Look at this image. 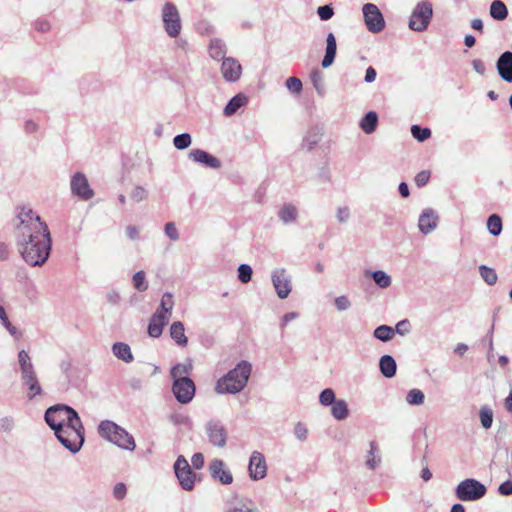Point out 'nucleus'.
<instances>
[{
    "mask_svg": "<svg viewBox=\"0 0 512 512\" xmlns=\"http://www.w3.org/2000/svg\"><path fill=\"white\" fill-rule=\"evenodd\" d=\"M97 431L100 437L121 449L134 451L136 448L134 437L123 427L111 420L101 421L98 425Z\"/></svg>",
    "mask_w": 512,
    "mask_h": 512,
    "instance_id": "nucleus-3",
    "label": "nucleus"
},
{
    "mask_svg": "<svg viewBox=\"0 0 512 512\" xmlns=\"http://www.w3.org/2000/svg\"><path fill=\"white\" fill-rule=\"evenodd\" d=\"M286 87L292 93H300L302 91V82L297 77H289L286 80Z\"/></svg>",
    "mask_w": 512,
    "mask_h": 512,
    "instance_id": "nucleus-55",
    "label": "nucleus"
},
{
    "mask_svg": "<svg viewBox=\"0 0 512 512\" xmlns=\"http://www.w3.org/2000/svg\"><path fill=\"white\" fill-rule=\"evenodd\" d=\"M17 358H18L20 373L31 371V370L35 369L32 361H31V357L27 351L20 350L18 352Z\"/></svg>",
    "mask_w": 512,
    "mask_h": 512,
    "instance_id": "nucleus-41",
    "label": "nucleus"
},
{
    "mask_svg": "<svg viewBox=\"0 0 512 512\" xmlns=\"http://www.w3.org/2000/svg\"><path fill=\"white\" fill-rule=\"evenodd\" d=\"M53 431L58 441L73 454L80 451L85 442V429L80 417L77 424L74 421L66 423Z\"/></svg>",
    "mask_w": 512,
    "mask_h": 512,
    "instance_id": "nucleus-4",
    "label": "nucleus"
},
{
    "mask_svg": "<svg viewBox=\"0 0 512 512\" xmlns=\"http://www.w3.org/2000/svg\"><path fill=\"white\" fill-rule=\"evenodd\" d=\"M360 128L366 133H373L378 125V115L374 111L367 112L360 121Z\"/></svg>",
    "mask_w": 512,
    "mask_h": 512,
    "instance_id": "nucleus-30",
    "label": "nucleus"
},
{
    "mask_svg": "<svg viewBox=\"0 0 512 512\" xmlns=\"http://www.w3.org/2000/svg\"><path fill=\"white\" fill-rule=\"evenodd\" d=\"M335 306L339 311H346L351 307V302L347 296L342 295L335 299Z\"/></svg>",
    "mask_w": 512,
    "mask_h": 512,
    "instance_id": "nucleus-58",
    "label": "nucleus"
},
{
    "mask_svg": "<svg viewBox=\"0 0 512 512\" xmlns=\"http://www.w3.org/2000/svg\"><path fill=\"white\" fill-rule=\"evenodd\" d=\"M410 329L411 325L408 319H403L399 321L394 328L395 333H398L402 336L408 334L410 332Z\"/></svg>",
    "mask_w": 512,
    "mask_h": 512,
    "instance_id": "nucleus-57",
    "label": "nucleus"
},
{
    "mask_svg": "<svg viewBox=\"0 0 512 512\" xmlns=\"http://www.w3.org/2000/svg\"><path fill=\"white\" fill-rule=\"evenodd\" d=\"M249 476L253 480H261L267 474V465L262 453L254 451L249 460Z\"/></svg>",
    "mask_w": 512,
    "mask_h": 512,
    "instance_id": "nucleus-17",
    "label": "nucleus"
},
{
    "mask_svg": "<svg viewBox=\"0 0 512 512\" xmlns=\"http://www.w3.org/2000/svg\"><path fill=\"white\" fill-rule=\"evenodd\" d=\"M331 414L336 420H345L349 415V409L346 401L343 399H337L331 407Z\"/></svg>",
    "mask_w": 512,
    "mask_h": 512,
    "instance_id": "nucleus-34",
    "label": "nucleus"
},
{
    "mask_svg": "<svg viewBox=\"0 0 512 512\" xmlns=\"http://www.w3.org/2000/svg\"><path fill=\"white\" fill-rule=\"evenodd\" d=\"M71 193L81 200H90L94 191L89 185L87 177L82 172H76L70 182Z\"/></svg>",
    "mask_w": 512,
    "mask_h": 512,
    "instance_id": "nucleus-14",
    "label": "nucleus"
},
{
    "mask_svg": "<svg viewBox=\"0 0 512 512\" xmlns=\"http://www.w3.org/2000/svg\"><path fill=\"white\" fill-rule=\"evenodd\" d=\"M433 16L432 4L423 0L419 2L412 11L408 26L416 32H423L427 29Z\"/></svg>",
    "mask_w": 512,
    "mask_h": 512,
    "instance_id": "nucleus-6",
    "label": "nucleus"
},
{
    "mask_svg": "<svg viewBox=\"0 0 512 512\" xmlns=\"http://www.w3.org/2000/svg\"><path fill=\"white\" fill-rule=\"evenodd\" d=\"M271 280L277 296L280 299H286L292 290L291 278L287 274L286 270L284 268L273 270Z\"/></svg>",
    "mask_w": 512,
    "mask_h": 512,
    "instance_id": "nucleus-15",
    "label": "nucleus"
},
{
    "mask_svg": "<svg viewBox=\"0 0 512 512\" xmlns=\"http://www.w3.org/2000/svg\"><path fill=\"white\" fill-rule=\"evenodd\" d=\"M438 224V215L431 208L422 211L418 220V227L421 233L429 234L436 229Z\"/></svg>",
    "mask_w": 512,
    "mask_h": 512,
    "instance_id": "nucleus-19",
    "label": "nucleus"
},
{
    "mask_svg": "<svg viewBox=\"0 0 512 512\" xmlns=\"http://www.w3.org/2000/svg\"><path fill=\"white\" fill-rule=\"evenodd\" d=\"M147 191L144 187L142 186H136L131 194H130V197L132 200L136 201V202H140L142 200H144L146 197H147Z\"/></svg>",
    "mask_w": 512,
    "mask_h": 512,
    "instance_id": "nucleus-56",
    "label": "nucleus"
},
{
    "mask_svg": "<svg viewBox=\"0 0 512 512\" xmlns=\"http://www.w3.org/2000/svg\"><path fill=\"white\" fill-rule=\"evenodd\" d=\"M294 435L299 441H306L308 438L307 426L302 422H297L294 426Z\"/></svg>",
    "mask_w": 512,
    "mask_h": 512,
    "instance_id": "nucleus-54",
    "label": "nucleus"
},
{
    "mask_svg": "<svg viewBox=\"0 0 512 512\" xmlns=\"http://www.w3.org/2000/svg\"><path fill=\"white\" fill-rule=\"evenodd\" d=\"M172 392L179 403L188 404L195 396L196 386L192 379L176 380L173 381Z\"/></svg>",
    "mask_w": 512,
    "mask_h": 512,
    "instance_id": "nucleus-13",
    "label": "nucleus"
},
{
    "mask_svg": "<svg viewBox=\"0 0 512 512\" xmlns=\"http://www.w3.org/2000/svg\"><path fill=\"white\" fill-rule=\"evenodd\" d=\"M411 134L419 142H424L430 138L431 130L427 127H421L415 124L411 126Z\"/></svg>",
    "mask_w": 512,
    "mask_h": 512,
    "instance_id": "nucleus-47",
    "label": "nucleus"
},
{
    "mask_svg": "<svg viewBox=\"0 0 512 512\" xmlns=\"http://www.w3.org/2000/svg\"><path fill=\"white\" fill-rule=\"evenodd\" d=\"M132 283L133 287L139 292H144L148 289V282L146 281L145 272L143 270H140L133 275Z\"/></svg>",
    "mask_w": 512,
    "mask_h": 512,
    "instance_id": "nucleus-44",
    "label": "nucleus"
},
{
    "mask_svg": "<svg viewBox=\"0 0 512 512\" xmlns=\"http://www.w3.org/2000/svg\"><path fill=\"white\" fill-rule=\"evenodd\" d=\"M394 335V328L388 325H380L373 332V336L382 342L390 341Z\"/></svg>",
    "mask_w": 512,
    "mask_h": 512,
    "instance_id": "nucleus-40",
    "label": "nucleus"
},
{
    "mask_svg": "<svg viewBox=\"0 0 512 512\" xmlns=\"http://www.w3.org/2000/svg\"><path fill=\"white\" fill-rule=\"evenodd\" d=\"M486 492L485 485L473 478L461 481L455 489V495L461 501H477L483 498Z\"/></svg>",
    "mask_w": 512,
    "mask_h": 512,
    "instance_id": "nucleus-7",
    "label": "nucleus"
},
{
    "mask_svg": "<svg viewBox=\"0 0 512 512\" xmlns=\"http://www.w3.org/2000/svg\"><path fill=\"white\" fill-rule=\"evenodd\" d=\"M224 512H259L257 508L250 507L242 501L233 502L227 505Z\"/></svg>",
    "mask_w": 512,
    "mask_h": 512,
    "instance_id": "nucleus-49",
    "label": "nucleus"
},
{
    "mask_svg": "<svg viewBox=\"0 0 512 512\" xmlns=\"http://www.w3.org/2000/svg\"><path fill=\"white\" fill-rule=\"evenodd\" d=\"M170 336L180 347H185L188 344V338L185 335V327L181 321H175L171 324Z\"/></svg>",
    "mask_w": 512,
    "mask_h": 512,
    "instance_id": "nucleus-25",
    "label": "nucleus"
},
{
    "mask_svg": "<svg viewBox=\"0 0 512 512\" xmlns=\"http://www.w3.org/2000/svg\"><path fill=\"white\" fill-rule=\"evenodd\" d=\"M322 132L319 128L310 129L303 138L302 147L311 151L321 140Z\"/></svg>",
    "mask_w": 512,
    "mask_h": 512,
    "instance_id": "nucleus-31",
    "label": "nucleus"
},
{
    "mask_svg": "<svg viewBox=\"0 0 512 512\" xmlns=\"http://www.w3.org/2000/svg\"><path fill=\"white\" fill-rule=\"evenodd\" d=\"M336 218L340 223H346L350 218V209L347 206L339 207L336 212Z\"/></svg>",
    "mask_w": 512,
    "mask_h": 512,
    "instance_id": "nucleus-61",
    "label": "nucleus"
},
{
    "mask_svg": "<svg viewBox=\"0 0 512 512\" xmlns=\"http://www.w3.org/2000/svg\"><path fill=\"white\" fill-rule=\"evenodd\" d=\"M496 68L501 79L507 83L512 82V52H503L496 62Z\"/></svg>",
    "mask_w": 512,
    "mask_h": 512,
    "instance_id": "nucleus-20",
    "label": "nucleus"
},
{
    "mask_svg": "<svg viewBox=\"0 0 512 512\" xmlns=\"http://www.w3.org/2000/svg\"><path fill=\"white\" fill-rule=\"evenodd\" d=\"M366 275H370L373 279V281L382 289L388 288L391 283V277L383 270H376V271H365Z\"/></svg>",
    "mask_w": 512,
    "mask_h": 512,
    "instance_id": "nucleus-33",
    "label": "nucleus"
},
{
    "mask_svg": "<svg viewBox=\"0 0 512 512\" xmlns=\"http://www.w3.org/2000/svg\"><path fill=\"white\" fill-rule=\"evenodd\" d=\"M479 273L484 280L485 283L492 286L496 284L498 276L496 271L493 268H490L486 265H480L479 266Z\"/></svg>",
    "mask_w": 512,
    "mask_h": 512,
    "instance_id": "nucleus-43",
    "label": "nucleus"
},
{
    "mask_svg": "<svg viewBox=\"0 0 512 512\" xmlns=\"http://www.w3.org/2000/svg\"><path fill=\"white\" fill-rule=\"evenodd\" d=\"M429 178H430V172L427 171V170H423V171H420L416 176H415V184L418 186V187H423L425 186L428 181H429Z\"/></svg>",
    "mask_w": 512,
    "mask_h": 512,
    "instance_id": "nucleus-59",
    "label": "nucleus"
},
{
    "mask_svg": "<svg viewBox=\"0 0 512 512\" xmlns=\"http://www.w3.org/2000/svg\"><path fill=\"white\" fill-rule=\"evenodd\" d=\"M238 279L241 283H248L251 278H252V274H253V270L251 268L250 265L248 264H240L238 266Z\"/></svg>",
    "mask_w": 512,
    "mask_h": 512,
    "instance_id": "nucleus-51",
    "label": "nucleus"
},
{
    "mask_svg": "<svg viewBox=\"0 0 512 512\" xmlns=\"http://www.w3.org/2000/svg\"><path fill=\"white\" fill-rule=\"evenodd\" d=\"M209 472L214 480L219 481L221 484L229 485L233 482V476L230 470L226 467L223 460L215 458L209 463Z\"/></svg>",
    "mask_w": 512,
    "mask_h": 512,
    "instance_id": "nucleus-16",
    "label": "nucleus"
},
{
    "mask_svg": "<svg viewBox=\"0 0 512 512\" xmlns=\"http://www.w3.org/2000/svg\"><path fill=\"white\" fill-rule=\"evenodd\" d=\"M337 53V43L336 38L332 32L328 33L326 38V49L325 55L322 59L321 66L326 69L329 68L335 60Z\"/></svg>",
    "mask_w": 512,
    "mask_h": 512,
    "instance_id": "nucleus-24",
    "label": "nucleus"
},
{
    "mask_svg": "<svg viewBox=\"0 0 512 512\" xmlns=\"http://www.w3.org/2000/svg\"><path fill=\"white\" fill-rule=\"evenodd\" d=\"M127 493L126 485L122 482L117 483L113 488V496L117 500H122L125 498Z\"/></svg>",
    "mask_w": 512,
    "mask_h": 512,
    "instance_id": "nucleus-60",
    "label": "nucleus"
},
{
    "mask_svg": "<svg viewBox=\"0 0 512 512\" xmlns=\"http://www.w3.org/2000/svg\"><path fill=\"white\" fill-rule=\"evenodd\" d=\"M487 228L493 236H498L502 232V219L497 214H492L487 219Z\"/></svg>",
    "mask_w": 512,
    "mask_h": 512,
    "instance_id": "nucleus-42",
    "label": "nucleus"
},
{
    "mask_svg": "<svg viewBox=\"0 0 512 512\" xmlns=\"http://www.w3.org/2000/svg\"><path fill=\"white\" fill-rule=\"evenodd\" d=\"M21 385L25 389L26 399L34 400L37 396L43 394V389L37 376L36 370L20 373Z\"/></svg>",
    "mask_w": 512,
    "mask_h": 512,
    "instance_id": "nucleus-12",
    "label": "nucleus"
},
{
    "mask_svg": "<svg viewBox=\"0 0 512 512\" xmlns=\"http://www.w3.org/2000/svg\"><path fill=\"white\" fill-rule=\"evenodd\" d=\"M174 473L180 487L185 491L194 489L196 474L183 455H179L174 463Z\"/></svg>",
    "mask_w": 512,
    "mask_h": 512,
    "instance_id": "nucleus-8",
    "label": "nucleus"
},
{
    "mask_svg": "<svg viewBox=\"0 0 512 512\" xmlns=\"http://www.w3.org/2000/svg\"><path fill=\"white\" fill-rule=\"evenodd\" d=\"M242 67L240 63L231 57L225 58L221 65L223 78L228 82H235L240 78Z\"/></svg>",
    "mask_w": 512,
    "mask_h": 512,
    "instance_id": "nucleus-21",
    "label": "nucleus"
},
{
    "mask_svg": "<svg viewBox=\"0 0 512 512\" xmlns=\"http://www.w3.org/2000/svg\"><path fill=\"white\" fill-rule=\"evenodd\" d=\"M173 307H174L173 294L170 292H165L161 298L160 305L157 308L156 313H160L161 315H168L170 318Z\"/></svg>",
    "mask_w": 512,
    "mask_h": 512,
    "instance_id": "nucleus-37",
    "label": "nucleus"
},
{
    "mask_svg": "<svg viewBox=\"0 0 512 512\" xmlns=\"http://www.w3.org/2000/svg\"><path fill=\"white\" fill-rule=\"evenodd\" d=\"M490 16L497 21H503L508 16V9L501 0H494L490 5Z\"/></svg>",
    "mask_w": 512,
    "mask_h": 512,
    "instance_id": "nucleus-32",
    "label": "nucleus"
},
{
    "mask_svg": "<svg viewBox=\"0 0 512 512\" xmlns=\"http://www.w3.org/2000/svg\"><path fill=\"white\" fill-rule=\"evenodd\" d=\"M170 318L168 315H161L154 313L148 324V334L153 338H158L162 335L163 328L168 324Z\"/></svg>",
    "mask_w": 512,
    "mask_h": 512,
    "instance_id": "nucleus-22",
    "label": "nucleus"
},
{
    "mask_svg": "<svg viewBox=\"0 0 512 512\" xmlns=\"http://www.w3.org/2000/svg\"><path fill=\"white\" fill-rule=\"evenodd\" d=\"M370 450L367 453L366 466L370 470H375L381 463V457L376 455L377 452V444L374 441L370 442Z\"/></svg>",
    "mask_w": 512,
    "mask_h": 512,
    "instance_id": "nucleus-39",
    "label": "nucleus"
},
{
    "mask_svg": "<svg viewBox=\"0 0 512 512\" xmlns=\"http://www.w3.org/2000/svg\"><path fill=\"white\" fill-rule=\"evenodd\" d=\"M363 16L367 29L372 33H379L385 27L384 17L379 8L372 3L364 4Z\"/></svg>",
    "mask_w": 512,
    "mask_h": 512,
    "instance_id": "nucleus-10",
    "label": "nucleus"
},
{
    "mask_svg": "<svg viewBox=\"0 0 512 512\" xmlns=\"http://www.w3.org/2000/svg\"><path fill=\"white\" fill-rule=\"evenodd\" d=\"M209 54L213 59L220 60L225 59L226 46L225 43L220 39H212L209 45Z\"/></svg>",
    "mask_w": 512,
    "mask_h": 512,
    "instance_id": "nucleus-36",
    "label": "nucleus"
},
{
    "mask_svg": "<svg viewBox=\"0 0 512 512\" xmlns=\"http://www.w3.org/2000/svg\"><path fill=\"white\" fill-rule=\"evenodd\" d=\"M247 103V98L244 94H237L233 96L228 103L226 104L224 108V115L225 116H232L234 115L241 107H243Z\"/></svg>",
    "mask_w": 512,
    "mask_h": 512,
    "instance_id": "nucleus-28",
    "label": "nucleus"
},
{
    "mask_svg": "<svg viewBox=\"0 0 512 512\" xmlns=\"http://www.w3.org/2000/svg\"><path fill=\"white\" fill-rule=\"evenodd\" d=\"M79 414L71 406L65 404H57L49 407L44 414V419L47 425L55 430L64 426L66 423H78Z\"/></svg>",
    "mask_w": 512,
    "mask_h": 512,
    "instance_id": "nucleus-5",
    "label": "nucleus"
},
{
    "mask_svg": "<svg viewBox=\"0 0 512 512\" xmlns=\"http://www.w3.org/2000/svg\"><path fill=\"white\" fill-rule=\"evenodd\" d=\"M162 20L167 34L175 38L181 31V19L176 5L172 2H167L162 8Z\"/></svg>",
    "mask_w": 512,
    "mask_h": 512,
    "instance_id": "nucleus-9",
    "label": "nucleus"
},
{
    "mask_svg": "<svg viewBox=\"0 0 512 512\" xmlns=\"http://www.w3.org/2000/svg\"><path fill=\"white\" fill-rule=\"evenodd\" d=\"M379 369L384 377H394L397 371V364L395 359L391 355H383L379 360Z\"/></svg>",
    "mask_w": 512,
    "mask_h": 512,
    "instance_id": "nucleus-26",
    "label": "nucleus"
},
{
    "mask_svg": "<svg viewBox=\"0 0 512 512\" xmlns=\"http://www.w3.org/2000/svg\"><path fill=\"white\" fill-rule=\"evenodd\" d=\"M112 352L118 359L125 363H131L134 360L131 348L124 342H116L112 346Z\"/></svg>",
    "mask_w": 512,
    "mask_h": 512,
    "instance_id": "nucleus-27",
    "label": "nucleus"
},
{
    "mask_svg": "<svg viewBox=\"0 0 512 512\" xmlns=\"http://www.w3.org/2000/svg\"><path fill=\"white\" fill-rule=\"evenodd\" d=\"M336 400L335 392L331 388L324 389L319 395V402L323 406H332Z\"/></svg>",
    "mask_w": 512,
    "mask_h": 512,
    "instance_id": "nucleus-50",
    "label": "nucleus"
},
{
    "mask_svg": "<svg viewBox=\"0 0 512 512\" xmlns=\"http://www.w3.org/2000/svg\"><path fill=\"white\" fill-rule=\"evenodd\" d=\"M0 321L14 339L19 340L22 337L21 331L10 322L6 310L2 305H0Z\"/></svg>",
    "mask_w": 512,
    "mask_h": 512,
    "instance_id": "nucleus-35",
    "label": "nucleus"
},
{
    "mask_svg": "<svg viewBox=\"0 0 512 512\" xmlns=\"http://www.w3.org/2000/svg\"><path fill=\"white\" fill-rule=\"evenodd\" d=\"M164 233L173 242L178 241L180 238L179 231L174 222H167L165 224Z\"/></svg>",
    "mask_w": 512,
    "mask_h": 512,
    "instance_id": "nucleus-52",
    "label": "nucleus"
},
{
    "mask_svg": "<svg viewBox=\"0 0 512 512\" xmlns=\"http://www.w3.org/2000/svg\"><path fill=\"white\" fill-rule=\"evenodd\" d=\"M191 463L194 469L199 470L204 466V456L202 453L197 452L193 454Z\"/></svg>",
    "mask_w": 512,
    "mask_h": 512,
    "instance_id": "nucleus-64",
    "label": "nucleus"
},
{
    "mask_svg": "<svg viewBox=\"0 0 512 512\" xmlns=\"http://www.w3.org/2000/svg\"><path fill=\"white\" fill-rule=\"evenodd\" d=\"M252 372V365L246 360L240 361L233 369L219 378L215 385L217 394H237L247 385Z\"/></svg>",
    "mask_w": 512,
    "mask_h": 512,
    "instance_id": "nucleus-2",
    "label": "nucleus"
},
{
    "mask_svg": "<svg viewBox=\"0 0 512 512\" xmlns=\"http://www.w3.org/2000/svg\"><path fill=\"white\" fill-rule=\"evenodd\" d=\"M424 393L420 389H411L406 395V401L410 405H422L424 403Z\"/></svg>",
    "mask_w": 512,
    "mask_h": 512,
    "instance_id": "nucleus-48",
    "label": "nucleus"
},
{
    "mask_svg": "<svg viewBox=\"0 0 512 512\" xmlns=\"http://www.w3.org/2000/svg\"><path fill=\"white\" fill-rule=\"evenodd\" d=\"M205 432L210 444L223 448L227 443V430L220 420H210L205 425Z\"/></svg>",
    "mask_w": 512,
    "mask_h": 512,
    "instance_id": "nucleus-11",
    "label": "nucleus"
},
{
    "mask_svg": "<svg viewBox=\"0 0 512 512\" xmlns=\"http://www.w3.org/2000/svg\"><path fill=\"white\" fill-rule=\"evenodd\" d=\"M13 226L16 245L23 260L33 267L42 266L52 248L47 224L30 207L23 206L18 209Z\"/></svg>",
    "mask_w": 512,
    "mask_h": 512,
    "instance_id": "nucleus-1",
    "label": "nucleus"
},
{
    "mask_svg": "<svg viewBox=\"0 0 512 512\" xmlns=\"http://www.w3.org/2000/svg\"><path fill=\"white\" fill-rule=\"evenodd\" d=\"M498 492L503 496L512 495V481L506 480L503 483H501L498 487Z\"/></svg>",
    "mask_w": 512,
    "mask_h": 512,
    "instance_id": "nucleus-62",
    "label": "nucleus"
},
{
    "mask_svg": "<svg viewBox=\"0 0 512 512\" xmlns=\"http://www.w3.org/2000/svg\"><path fill=\"white\" fill-rule=\"evenodd\" d=\"M310 80L317 94L323 96L325 92L323 72L318 68L313 69L310 73Z\"/></svg>",
    "mask_w": 512,
    "mask_h": 512,
    "instance_id": "nucleus-38",
    "label": "nucleus"
},
{
    "mask_svg": "<svg viewBox=\"0 0 512 512\" xmlns=\"http://www.w3.org/2000/svg\"><path fill=\"white\" fill-rule=\"evenodd\" d=\"M192 143V137L189 133H181L173 138V145L178 150L188 148Z\"/></svg>",
    "mask_w": 512,
    "mask_h": 512,
    "instance_id": "nucleus-46",
    "label": "nucleus"
},
{
    "mask_svg": "<svg viewBox=\"0 0 512 512\" xmlns=\"http://www.w3.org/2000/svg\"><path fill=\"white\" fill-rule=\"evenodd\" d=\"M14 428V419L12 417H4L0 419V429L4 432H10Z\"/></svg>",
    "mask_w": 512,
    "mask_h": 512,
    "instance_id": "nucleus-63",
    "label": "nucleus"
},
{
    "mask_svg": "<svg viewBox=\"0 0 512 512\" xmlns=\"http://www.w3.org/2000/svg\"><path fill=\"white\" fill-rule=\"evenodd\" d=\"M279 219L284 224H289L296 221L298 217V211L295 205L291 203H285L278 212Z\"/></svg>",
    "mask_w": 512,
    "mask_h": 512,
    "instance_id": "nucleus-29",
    "label": "nucleus"
},
{
    "mask_svg": "<svg viewBox=\"0 0 512 512\" xmlns=\"http://www.w3.org/2000/svg\"><path fill=\"white\" fill-rule=\"evenodd\" d=\"M479 417L483 428L489 429L493 423V412L490 407L482 406L479 411Z\"/></svg>",
    "mask_w": 512,
    "mask_h": 512,
    "instance_id": "nucleus-45",
    "label": "nucleus"
},
{
    "mask_svg": "<svg viewBox=\"0 0 512 512\" xmlns=\"http://www.w3.org/2000/svg\"><path fill=\"white\" fill-rule=\"evenodd\" d=\"M317 14L322 21H327L331 19L334 15V9L332 7V4L319 6L317 9Z\"/></svg>",
    "mask_w": 512,
    "mask_h": 512,
    "instance_id": "nucleus-53",
    "label": "nucleus"
},
{
    "mask_svg": "<svg viewBox=\"0 0 512 512\" xmlns=\"http://www.w3.org/2000/svg\"><path fill=\"white\" fill-rule=\"evenodd\" d=\"M188 157L190 160L212 169H219L222 166L221 161L217 157L202 149L190 150Z\"/></svg>",
    "mask_w": 512,
    "mask_h": 512,
    "instance_id": "nucleus-18",
    "label": "nucleus"
},
{
    "mask_svg": "<svg viewBox=\"0 0 512 512\" xmlns=\"http://www.w3.org/2000/svg\"><path fill=\"white\" fill-rule=\"evenodd\" d=\"M193 370V360L191 358L185 359L183 363H177L170 370V376L173 381L182 379H191L189 374Z\"/></svg>",
    "mask_w": 512,
    "mask_h": 512,
    "instance_id": "nucleus-23",
    "label": "nucleus"
}]
</instances>
